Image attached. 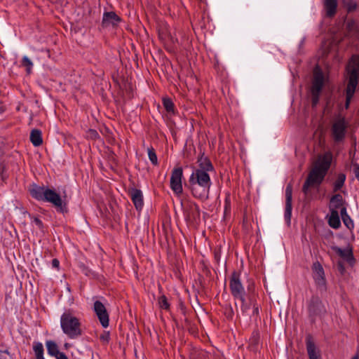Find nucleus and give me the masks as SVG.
I'll return each instance as SVG.
<instances>
[{"label":"nucleus","mask_w":359,"mask_h":359,"mask_svg":"<svg viewBox=\"0 0 359 359\" xmlns=\"http://www.w3.org/2000/svg\"><path fill=\"white\" fill-rule=\"evenodd\" d=\"M338 268H339V270L341 272H343V271H344V266H343L342 263H341V262H339V263H338Z\"/></svg>","instance_id":"46"},{"label":"nucleus","mask_w":359,"mask_h":359,"mask_svg":"<svg viewBox=\"0 0 359 359\" xmlns=\"http://www.w3.org/2000/svg\"><path fill=\"white\" fill-rule=\"evenodd\" d=\"M102 299H103V301L107 302L106 299H104L103 297H102Z\"/></svg>","instance_id":"50"},{"label":"nucleus","mask_w":359,"mask_h":359,"mask_svg":"<svg viewBox=\"0 0 359 359\" xmlns=\"http://www.w3.org/2000/svg\"><path fill=\"white\" fill-rule=\"evenodd\" d=\"M292 186L288 184L285 188V208L284 213V218L287 224L290 225L292 210Z\"/></svg>","instance_id":"13"},{"label":"nucleus","mask_w":359,"mask_h":359,"mask_svg":"<svg viewBox=\"0 0 359 359\" xmlns=\"http://www.w3.org/2000/svg\"><path fill=\"white\" fill-rule=\"evenodd\" d=\"M0 359H13L8 350L0 351Z\"/></svg>","instance_id":"40"},{"label":"nucleus","mask_w":359,"mask_h":359,"mask_svg":"<svg viewBox=\"0 0 359 359\" xmlns=\"http://www.w3.org/2000/svg\"><path fill=\"white\" fill-rule=\"evenodd\" d=\"M347 128L348 123L344 117L339 116L334 119L331 126V135L334 142L339 143L344 140Z\"/></svg>","instance_id":"9"},{"label":"nucleus","mask_w":359,"mask_h":359,"mask_svg":"<svg viewBox=\"0 0 359 359\" xmlns=\"http://www.w3.org/2000/svg\"><path fill=\"white\" fill-rule=\"evenodd\" d=\"M305 342L309 359H321L320 351L316 347L311 334L306 337Z\"/></svg>","instance_id":"16"},{"label":"nucleus","mask_w":359,"mask_h":359,"mask_svg":"<svg viewBox=\"0 0 359 359\" xmlns=\"http://www.w3.org/2000/svg\"><path fill=\"white\" fill-rule=\"evenodd\" d=\"M212 182L209 173L193 170L185 187L191 191L192 196L201 201L209 197Z\"/></svg>","instance_id":"4"},{"label":"nucleus","mask_w":359,"mask_h":359,"mask_svg":"<svg viewBox=\"0 0 359 359\" xmlns=\"http://www.w3.org/2000/svg\"><path fill=\"white\" fill-rule=\"evenodd\" d=\"M252 308H253V314L254 315H258L259 314V307L258 305L254 302L252 304Z\"/></svg>","instance_id":"42"},{"label":"nucleus","mask_w":359,"mask_h":359,"mask_svg":"<svg viewBox=\"0 0 359 359\" xmlns=\"http://www.w3.org/2000/svg\"><path fill=\"white\" fill-rule=\"evenodd\" d=\"M33 350L36 355V359H45L43 357L44 349L42 343L34 341L33 344Z\"/></svg>","instance_id":"29"},{"label":"nucleus","mask_w":359,"mask_h":359,"mask_svg":"<svg viewBox=\"0 0 359 359\" xmlns=\"http://www.w3.org/2000/svg\"><path fill=\"white\" fill-rule=\"evenodd\" d=\"M48 353L54 357H57L61 352L59 351L57 344L51 340L47 341L46 343Z\"/></svg>","instance_id":"27"},{"label":"nucleus","mask_w":359,"mask_h":359,"mask_svg":"<svg viewBox=\"0 0 359 359\" xmlns=\"http://www.w3.org/2000/svg\"><path fill=\"white\" fill-rule=\"evenodd\" d=\"M163 105L168 113H174L175 105L172 100L169 97L163 99Z\"/></svg>","instance_id":"32"},{"label":"nucleus","mask_w":359,"mask_h":359,"mask_svg":"<svg viewBox=\"0 0 359 359\" xmlns=\"http://www.w3.org/2000/svg\"><path fill=\"white\" fill-rule=\"evenodd\" d=\"M93 310L97 317L101 325L106 328L109 324V315L104 302L95 300L93 303Z\"/></svg>","instance_id":"11"},{"label":"nucleus","mask_w":359,"mask_h":359,"mask_svg":"<svg viewBox=\"0 0 359 359\" xmlns=\"http://www.w3.org/2000/svg\"><path fill=\"white\" fill-rule=\"evenodd\" d=\"M198 168H194L195 171H202L206 173H209V172H212L215 170L214 166L210 161V160L202 154L197 159Z\"/></svg>","instance_id":"19"},{"label":"nucleus","mask_w":359,"mask_h":359,"mask_svg":"<svg viewBox=\"0 0 359 359\" xmlns=\"http://www.w3.org/2000/svg\"><path fill=\"white\" fill-rule=\"evenodd\" d=\"M183 169L182 167L175 168L171 172L170 187L174 194L180 196L183 192L182 187Z\"/></svg>","instance_id":"10"},{"label":"nucleus","mask_w":359,"mask_h":359,"mask_svg":"<svg viewBox=\"0 0 359 359\" xmlns=\"http://www.w3.org/2000/svg\"><path fill=\"white\" fill-rule=\"evenodd\" d=\"M121 21V18L114 11L104 12L102 20V26L104 28L115 27Z\"/></svg>","instance_id":"15"},{"label":"nucleus","mask_w":359,"mask_h":359,"mask_svg":"<svg viewBox=\"0 0 359 359\" xmlns=\"http://www.w3.org/2000/svg\"><path fill=\"white\" fill-rule=\"evenodd\" d=\"M324 86V76L320 69L315 70L311 87L312 107H316L319 102L320 96Z\"/></svg>","instance_id":"8"},{"label":"nucleus","mask_w":359,"mask_h":359,"mask_svg":"<svg viewBox=\"0 0 359 359\" xmlns=\"http://www.w3.org/2000/svg\"><path fill=\"white\" fill-rule=\"evenodd\" d=\"M308 315L310 321L314 323L318 318L322 319L327 314V309L318 296L313 295L307 302Z\"/></svg>","instance_id":"6"},{"label":"nucleus","mask_w":359,"mask_h":359,"mask_svg":"<svg viewBox=\"0 0 359 359\" xmlns=\"http://www.w3.org/2000/svg\"><path fill=\"white\" fill-rule=\"evenodd\" d=\"M252 285H253V284H252V285H248V290L249 292H250V291H251V289H252Z\"/></svg>","instance_id":"48"},{"label":"nucleus","mask_w":359,"mask_h":359,"mask_svg":"<svg viewBox=\"0 0 359 359\" xmlns=\"http://www.w3.org/2000/svg\"><path fill=\"white\" fill-rule=\"evenodd\" d=\"M56 359H68L67 356L63 353L61 352L57 357Z\"/></svg>","instance_id":"44"},{"label":"nucleus","mask_w":359,"mask_h":359,"mask_svg":"<svg viewBox=\"0 0 359 359\" xmlns=\"http://www.w3.org/2000/svg\"><path fill=\"white\" fill-rule=\"evenodd\" d=\"M333 250L351 266H353L355 263V259L353 257V249L349 245L345 249H341L339 247H333Z\"/></svg>","instance_id":"17"},{"label":"nucleus","mask_w":359,"mask_h":359,"mask_svg":"<svg viewBox=\"0 0 359 359\" xmlns=\"http://www.w3.org/2000/svg\"><path fill=\"white\" fill-rule=\"evenodd\" d=\"M344 4L348 13L355 11L358 7V4L355 0H346L344 1Z\"/></svg>","instance_id":"34"},{"label":"nucleus","mask_w":359,"mask_h":359,"mask_svg":"<svg viewBox=\"0 0 359 359\" xmlns=\"http://www.w3.org/2000/svg\"><path fill=\"white\" fill-rule=\"evenodd\" d=\"M59 265H60V262L58 261L57 259H53L52 260V266L53 268L57 269L59 267Z\"/></svg>","instance_id":"43"},{"label":"nucleus","mask_w":359,"mask_h":359,"mask_svg":"<svg viewBox=\"0 0 359 359\" xmlns=\"http://www.w3.org/2000/svg\"><path fill=\"white\" fill-rule=\"evenodd\" d=\"M332 161V154L327 151L319 155L309 172L302 187V191L307 194L312 186H319L324 180Z\"/></svg>","instance_id":"1"},{"label":"nucleus","mask_w":359,"mask_h":359,"mask_svg":"<svg viewBox=\"0 0 359 359\" xmlns=\"http://www.w3.org/2000/svg\"><path fill=\"white\" fill-rule=\"evenodd\" d=\"M234 312L231 305L228 304L224 307V315L228 319H232Z\"/></svg>","instance_id":"38"},{"label":"nucleus","mask_w":359,"mask_h":359,"mask_svg":"<svg viewBox=\"0 0 359 359\" xmlns=\"http://www.w3.org/2000/svg\"><path fill=\"white\" fill-rule=\"evenodd\" d=\"M128 194L137 211L142 210L144 205L143 195L140 189L132 187L128 189Z\"/></svg>","instance_id":"18"},{"label":"nucleus","mask_w":359,"mask_h":359,"mask_svg":"<svg viewBox=\"0 0 359 359\" xmlns=\"http://www.w3.org/2000/svg\"><path fill=\"white\" fill-rule=\"evenodd\" d=\"M148 156L154 165H157L158 164V158L153 147L148 148Z\"/></svg>","instance_id":"35"},{"label":"nucleus","mask_w":359,"mask_h":359,"mask_svg":"<svg viewBox=\"0 0 359 359\" xmlns=\"http://www.w3.org/2000/svg\"><path fill=\"white\" fill-rule=\"evenodd\" d=\"M29 191L33 198L39 201L51 203L57 212L63 214L68 212L66 202L62 199L61 196L55 189L43 185L32 184L29 188Z\"/></svg>","instance_id":"3"},{"label":"nucleus","mask_w":359,"mask_h":359,"mask_svg":"<svg viewBox=\"0 0 359 359\" xmlns=\"http://www.w3.org/2000/svg\"><path fill=\"white\" fill-rule=\"evenodd\" d=\"M241 302V310L243 314L246 313L250 309L252 304L254 303V301L251 297H249V302H247L245 296L243 297V300H240Z\"/></svg>","instance_id":"31"},{"label":"nucleus","mask_w":359,"mask_h":359,"mask_svg":"<svg viewBox=\"0 0 359 359\" xmlns=\"http://www.w3.org/2000/svg\"><path fill=\"white\" fill-rule=\"evenodd\" d=\"M353 172L355 174V176L356 179L359 181V164L358 163H353Z\"/></svg>","instance_id":"41"},{"label":"nucleus","mask_w":359,"mask_h":359,"mask_svg":"<svg viewBox=\"0 0 359 359\" xmlns=\"http://www.w3.org/2000/svg\"><path fill=\"white\" fill-rule=\"evenodd\" d=\"M215 259L217 260V262H219L220 259V252L219 251H215Z\"/></svg>","instance_id":"45"},{"label":"nucleus","mask_w":359,"mask_h":359,"mask_svg":"<svg viewBox=\"0 0 359 359\" xmlns=\"http://www.w3.org/2000/svg\"><path fill=\"white\" fill-rule=\"evenodd\" d=\"M340 214L342 219V221L344 225L350 230L353 229L354 227L353 221L351 218V217L348 215L346 207H342L340 210Z\"/></svg>","instance_id":"26"},{"label":"nucleus","mask_w":359,"mask_h":359,"mask_svg":"<svg viewBox=\"0 0 359 359\" xmlns=\"http://www.w3.org/2000/svg\"><path fill=\"white\" fill-rule=\"evenodd\" d=\"M200 217V208L196 203H190L185 212V218L189 220H196Z\"/></svg>","instance_id":"21"},{"label":"nucleus","mask_w":359,"mask_h":359,"mask_svg":"<svg viewBox=\"0 0 359 359\" xmlns=\"http://www.w3.org/2000/svg\"><path fill=\"white\" fill-rule=\"evenodd\" d=\"M328 224L332 228L334 229H337L341 226V222L338 210H330V215L328 219Z\"/></svg>","instance_id":"23"},{"label":"nucleus","mask_w":359,"mask_h":359,"mask_svg":"<svg viewBox=\"0 0 359 359\" xmlns=\"http://www.w3.org/2000/svg\"><path fill=\"white\" fill-rule=\"evenodd\" d=\"M158 303L161 309L167 310L170 308V304L165 295H162L159 297Z\"/></svg>","instance_id":"36"},{"label":"nucleus","mask_w":359,"mask_h":359,"mask_svg":"<svg viewBox=\"0 0 359 359\" xmlns=\"http://www.w3.org/2000/svg\"><path fill=\"white\" fill-rule=\"evenodd\" d=\"M312 270L316 284L318 287H325V273L322 265L318 262H316L313 264Z\"/></svg>","instance_id":"14"},{"label":"nucleus","mask_w":359,"mask_h":359,"mask_svg":"<svg viewBox=\"0 0 359 359\" xmlns=\"http://www.w3.org/2000/svg\"><path fill=\"white\" fill-rule=\"evenodd\" d=\"M346 179V176L344 173H339L337 175L336 180L334 182V186H333L334 191H337L343 187V186L344 185Z\"/></svg>","instance_id":"28"},{"label":"nucleus","mask_w":359,"mask_h":359,"mask_svg":"<svg viewBox=\"0 0 359 359\" xmlns=\"http://www.w3.org/2000/svg\"><path fill=\"white\" fill-rule=\"evenodd\" d=\"M344 203V201L341 194H337L332 196L330 198V210H338L339 208L343 206Z\"/></svg>","instance_id":"25"},{"label":"nucleus","mask_w":359,"mask_h":359,"mask_svg":"<svg viewBox=\"0 0 359 359\" xmlns=\"http://www.w3.org/2000/svg\"><path fill=\"white\" fill-rule=\"evenodd\" d=\"M60 327L69 339H77L82 335L81 323L70 309L66 310L60 317Z\"/></svg>","instance_id":"5"},{"label":"nucleus","mask_w":359,"mask_h":359,"mask_svg":"<svg viewBox=\"0 0 359 359\" xmlns=\"http://www.w3.org/2000/svg\"><path fill=\"white\" fill-rule=\"evenodd\" d=\"M241 272L233 271L229 278V289L231 295L235 299L243 300L246 295L245 287L241 281Z\"/></svg>","instance_id":"7"},{"label":"nucleus","mask_w":359,"mask_h":359,"mask_svg":"<svg viewBox=\"0 0 359 359\" xmlns=\"http://www.w3.org/2000/svg\"><path fill=\"white\" fill-rule=\"evenodd\" d=\"M100 339L103 343L108 344L110 340L109 332H104V333L100 335Z\"/></svg>","instance_id":"39"},{"label":"nucleus","mask_w":359,"mask_h":359,"mask_svg":"<svg viewBox=\"0 0 359 359\" xmlns=\"http://www.w3.org/2000/svg\"><path fill=\"white\" fill-rule=\"evenodd\" d=\"M348 74L355 72V76L359 77V55H353L347 67Z\"/></svg>","instance_id":"22"},{"label":"nucleus","mask_w":359,"mask_h":359,"mask_svg":"<svg viewBox=\"0 0 359 359\" xmlns=\"http://www.w3.org/2000/svg\"><path fill=\"white\" fill-rule=\"evenodd\" d=\"M260 334L258 330H254L249 339L250 345L252 346L253 350H256L258 344H259Z\"/></svg>","instance_id":"30"},{"label":"nucleus","mask_w":359,"mask_h":359,"mask_svg":"<svg viewBox=\"0 0 359 359\" xmlns=\"http://www.w3.org/2000/svg\"><path fill=\"white\" fill-rule=\"evenodd\" d=\"M29 217L32 220V222L37 226V228L41 231H43L44 225L43 222L37 217H32L29 215Z\"/></svg>","instance_id":"37"},{"label":"nucleus","mask_w":359,"mask_h":359,"mask_svg":"<svg viewBox=\"0 0 359 359\" xmlns=\"http://www.w3.org/2000/svg\"><path fill=\"white\" fill-rule=\"evenodd\" d=\"M90 133H92L93 136L97 137L99 136L97 132L95 130H90Z\"/></svg>","instance_id":"47"},{"label":"nucleus","mask_w":359,"mask_h":359,"mask_svg":"<svg viewBox=\"0 0 359 359\" xmlns=\"http://www.w3.org/2000/svg\"><path fill=\"white\" fill-rule=\"evenodd\" d=\"M30 141L34 147H39L43 143L42 133L39 129H33L30 133Z\"/></svg>","instance_id":"24"},{"label":"nucleus","mask_w":359,"mask_h":359,"mask_svg":"<svg viewBox=\"0 0 359 359\" xmlns=\"http://www.w3.org/2000/svg\"><path fill=\"white\" fill-rule=\"evenodd\" d=\"M358 83V76H355V72H353L352 74H348V83L346 88V102L345 107L348 109L351 100L353 97V95L355 91L356 86Z\"/></svg>","instance_id":"12"},{"label":"nucleus","mask_w":359,"mask_h":359,"mask_svg":"<svg viewBox=\"0 0 359 359\" xmlns=\"http://www.w3.org/2000/svg\"><path fill=\"white\" fill-rule=\"evenodd\" d=\"M332 161V154L327 151L319 155L309 172L302 187V191L307 194L312 186H319L324 180Z\"/></svg>","instance_id":"2"},{"label":"nucleus","mask_w":359,"mask_h":359,"mask_svg":"<svg viewBox=\"0 0 359 359\" xmlns=\"http://www.w3.org/2000/svg\"><path fill=\"white\" fill-rule=\"evenodd\" d=\"M22 65L26 67V72L28 74H29L33 67V62L27 56H24L22 57Z\"/></svg>","instance_id":"33"},{"label":"nucleus","mask_w":359,"mask_h":359,"mask_svg":"<svg viewBox=\"0 0 359 359\" xmlns=\"http://www.w3.org/2000/svg\"><path fill=\"white\" fill-rule=\"evenodd\" d=\"M323 7L325 11V16L327 18H333L337 11V0H324Z\"/></svg>","instance_id":"20"},{"label":"nucleus","mask_w":359,"mask_h":359,"mask_svg":"<svg viewBox=\"0 0 359 359\" xmlns=\"http://www.w3.org/2000/svg\"><path fill=\"white\" fill-rule=\"evenodd\" d=\"M352 359H359V355H354Z\"/></svg>","instance_id":"49"}]
</instances>
